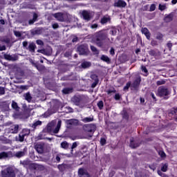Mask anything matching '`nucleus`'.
I'll use <instances>...</instances> for the list:
<instances>
[{
	"label": "nucleus",
	"instance_id": "9b49d317",
	"mask_svg": "<svg viewBox=\"0 0 177 177\" xmlns=\"http://www.w3.org/2000/svg\"><path fill=\"white\" fill-rule=\"evenodd\" d=\"M35 149H36L37 153H39L40 154L44 153V145L37 144L35 146Z\"/></svg>",
	"mask_w": 177,
	"mask_h": 177
},
{
	"label": "nucleus",
	"instance_id": "09e8293b",
	"mask_svg": "<svg viewBox=\"0 0 177 177\" xmlns=\"http://www.w3.org/2000/svg\"><path fill=\"white\" fill-rule=\"evenodd\" d=\"M37 45H44V42L41 40H37Z\"/></svg>",
	"mask_w": 177,
	"mask_h": 177
},
{
	"label": "nucleus",
	"instance_id": "69168bd1",
	"mask_svg": "<svg viewBox=\"0 0 177 177\" xmlns=\"http://www.w3.org/2000/svg\"><path fill=\"white\" fill-rule=\"evenodd\" d=\"M30 110H32L34 109V106L32 105H29V108Z\"/></svg>",
	"mask_w": 177,
	"mask_h": 177
},
{
	"label": "nucleus",
	"instance_id": "79ce46f5",
	"mask_svg": "<svg viewBox=\"0 0 177 177\" xmlns=\"http://www.w3.org/2000/svg\"><path fill=\"white\" fill-rule=\"evenodd\" d=\"M5 95V88L1 86H0V95Z\"/></svg>",
	"mask_w": 177,
	"mask_h": 177
},
{
	"label": "nucleus",
	"instance_id": "39448f33",
	"mask_svg": "<svg viewBox=\"0 0 177 177\" xmlns=\"http://www.w3.org/2000/svg\"><path fill=\"white\" fill-rule=\"evenodd\" d=\"M171 92L168 90V88L165 87H159L158 91V95L160 97H164V96H168Z\"/></svg>",
	"mask_w": 177,
	"mask_h": 177
},
{
	"label": "nucleus",
	"instance_id": "2f4dec72",
	"mask_svg": "<svg viewBox=\"0 0 177 177\" xmlns=\"http://www.w3.org/2000/svg\"><path fill=\"white\" fill-rule=\"evenodd\" d=\"M2 158H8V153L2 152L0 153V160Z\"/></svg>",
	"mask_w": 177,
	"mask_h": 177
},
{
	"label": "nucleus",
	"instance_id": "cd10ccee",
	"mask_svg": "<svg viewBox=\"0 0 177 177\" xmlns=\"http://www.w3.org/2000/svg\"><path fill=\"white\" fill-rule=\"evenodd\" d=\"M141 68H142V72L145 73L144 75L145 77H147V75H149V71H147V68H146V67L144 66H142Z\"/></svg>",
	"mask_w": 177,
	"mask_h": 177
},
{
	"label": "nucleus",
	"instance_id": "9d476101",
	"mask_svg": "<svg viewBox=\"0 0 177 177\" xmlns=\"http://www.w3.org/2000/svg\"><path fill=\"white\" fill-rule=\"evenodd\" d=\"M27 151V148L24 149V151H18L15 153V156L17 157V158H20L21 157H24L26 156V153Z\"/></svg>",
	"mask_w": 177,
	"mask_h": 177
},
{
	"label": "nucleus",
	"instance_id": "b1692460",
	"mask_svg": "<svg viewBox=\"0 0 177 177\" xmlns=\"http://www.w3.org/2000/svg\"><path fill=\"white\" fill-rule=\"evenodd\" d=\"M37 19H38V16L37 15V14H34L33 19L29 21V24H34V23L37 21Z\"/></svg>",
	"mask_w": 177,
	"mask_h": 177
},
{
	"label": "nucleus",
	"instance_id": "5fc2aeb1",
	"mask_svg": "<svg viewBox=\"0 0 177 177\" xmlns=\"http://www.w3.org/2000/svg\"><path fill=\"white\" fill-rule=\"evenodd\" d=\"M77 142H73V145H72V150L73 149H75V147H77Z\"/></svg>",
	"mask_w": 177,
	"mask_h": 177
},
{
	"label": "nucleus",
	"instance_id": "7c9ffc66",
	"mask_svg": "<svg viewBox=\"0 0 177 177\" xmlns=\"http://www.w3.org/2000/svg\"><path fill=\"white\" fill-rule=\"evenodd\" d=\"M42 124V122L37 120L32 125V128H37V127H38V125H41Z\"/></svg>",
	"mask_w": 177,
	"mask_h": 177
},
{
	"label": "nucleus",
	"instance_id": "c85d7f7f",
	"mask_svg": "<svg viewBox=\"0 0 177 177\" xmlns=\"http://www.w3.org/2000/svg\"><path fill=\"white\" fill-rule=\"evenodd\" d=\"M61 147L65 149H68V144L67 143V142L64 141L61 143Z\"/></svg>",
	"mask_w": 177,
	"mask_h": 177
},
{
	"label": "nucleus",
	"instance_id": "13d9d810",
	"mask_svg": "<svg viewBox=\"0 0 177 177\" xmlns=\"http://www.w3.org/2000/svg\"><path fill=\"white\" fill-rule=\"evenodd\" d=\"M1 122H3V116L2 115H0V124Z\"/></svg>",
	"mask_w": 177,
	"mask_h": 177
},
{
	"label": "nucleus",
	"instance_id": "f8f14e48",
	"mask_svg": "<svg viewBox=\"0 0 177 177\" xmlns=\"http://www.w3.org/2000/svg\"><path fill=\"white\" fill-rule=\"evenodd\" d=\"M86 131L88 132H95V131H96V125H95V124H88L86 126Z\"/></svg>",
	"mask_w": 177,
	"mask_h": 177
},
{
	"label": "nucleus",
	"instance_id": "0eeeda50",
	"mask_svg": "<svg viewBox=\"0 0 177 177\" xmlns=\"http://www.w3.org/2000/svg\"><path fill=\"white\" fill-rule=\"evenodd\" d=\"M82 15L84 20H86L87 21H89L92 17V12L90 11L84 10L82 12Z\"/></svg>",
	"mask_w": 177,
	"mask_h": 177
},
{
	"label": "nucleus",
	"instance_id": "37998d69",
	"mask_svg": "<svg viewBox=\"0 0 177 177\" xmlns=\"http://www.w3.org/2000/svg\"><path fill=\"white\" fill-rule=\"evenodd\" d=\"M129 86H131V82H128L127 85L124 87V91H127V89H129Z\"/></svg>",
	"mask_w": 177,
	"mask_h": 177
},
{
	"label": "nucleus",
	"instance_id": "a878e982",
	"mask_svg": "<svg viewBox=\"0 0 177 177\" xmlns=\"http://www.w3.org/2000/svg\"><path fill=\"white\" fill-rule=\"evenodd\" d=\"M167 169H168V164L167 163L162 164L161 167V171L162 172H167Z\"/></svg>",
	"mask_w": 177,
	"mask_h": 177
},
{
	"label": "nucleus",
	"instance_id": "603ef678",
	"mask_svg": "<svg viewBox=\"0 0 177 177\" xmlns=\"http://www.w3.org/2000/svg\"><path fill=\"white\" fill-rule=\"evenodd\" d=\"M49 115H50V113H49V112H46V113H44V117L45 118H46L49 117Z\"/></svg>",
	"mask_w": 177,
	"mask_h": 177
},
{
	"label": "nucleus",
	"instance_id": "20e7f679",
	"mask_svg": "<svg viewBox=\"0 0 177 177\" xmlns=\"http://www.w3.org/2000/svg\"><path fill=\"white\" fill-rule=\"evenodd\" d=\"M53 16L58 20V21H67L68 20V15L66 13L58 12L53 14Z\"/></svg>",
	"mask_w": 177,
	"mask_h": 177
},
{
	"label": "nucleus",
	"instance_id": "bf43d9fd",
	"mask_svg": "<svg viewBox=\"0 0 177 177\" xmlns=\"http://www.w3.org/2000/svg\"><path fill=\"white\" fill-rule=\"evenodd\" d=\"M28 45V43L27 41L23 42V46H24V48L27 47Z\"/></svg>",
	"mask_w": 177,
	"mask_h": 177
},
{
	"label": "nucleus",
	"instance_id": "58836bf2",
	"mask_svg": "<svg viewBox=\"0 0 177 177\" xmlns=\"http://www.w3.org/2000/svg\"><path fill=\"white\" fill-rule=\"evenodd\" d=\"M158 154H159V156H160V157L162 158H164V157H165V153L164 151H160L158 152Z\"/></svg>",
	"mask_w": 177,
	"mask_h": 177
},
{
	"label": "nucleus",
	"instance_id": "6e6552de",
	"mask_svg": "<svg viewBox=\"0 0 177 177\" xmlns=\"http://www.w3.org/2000/svg\"><path fill=\"white\" fill-rule=\"evenodd\" d=\"M114 6L117 8H125L127 3L123 0H118L115 1Z\"/></svg>",
	"mask_w": 177,
	"mask_h": 177
},
{
	"label": "nucleus",
	"instance_id": "774afa93",
	"mask_svg": "<svg viewBox=\"0 0 177 177\" xmlns=\"http://www.w3.org/2000/svg\"><path fill=\"white\" fill-rule=\"evenodd\" d=\"M56 160H57V161L59 162L60 161V157L57 156V157H56Z\"/></svg>",
	"mask_w": 177,
	"mask_h": 177
},
{
	"label": "nucleus",
	"instance_id": "6ab92c4d",
	"mask_svg": "<svg viewBox=\"0 0 177 177\" xmlns=\"http://www.w3.org/2000/svg\"><path fill=\"white\" fill-rule=\"evenodd\" d=\"M110 21V17L106 16L102 18L101 23L102 24H106V23H109Z\"/></svg>",
	"mask_w": 177,
	"mask_h": 177
},
{
	"label": "nucleus",
	"instance_id": "338daca9",
	"mask_svg": "<svg viewBox=\"0 0 177 177\" xmlns=\"http://www.w3.org/2000/svg\"><path fill=\"white\" fill-rule=\"evenodd\" d=\"M96 85H97V83L94 82V83H93L91 86H92V88H95L96 86Z\"/></svg>",
	"mask_w": 177,
	"mask_h": 177
},
{
	"label": "nucleus",
	"instance_id": "4c0bfd02",
	"mask_svg": "<svg viewBox=\"0 0 177 177\" xmlns=\"http://www.w3.org/2000/svg\"><path fill=\"white\" fill-rule=\"evenodd\" d=\"M150 12H153V10H156V5L151 4L149 8Z\"/></svg>",
	"mask_w": 177,
	"mask_h": 177
},
{
	"label": "nucleus",
	"instance_id": "423d86ee",
	"mask_svg": "<svg viewBox=\"0 0 177 177\" xmlns=\"http://www.w3.org/2000/svg\"><path fill=\"white\" fill-rule=\"evenodd\" d=\"M77 50L80 55H86L88 53V47L86 46H80L77 48Z\"/></svg>",
	"mask_w": 177,
	"mask_h": 177
},
{
	"label": "nucleus",
	"instance_id": "680f3d73",
	"mask_svg": "<svg viewBox=\"0 0 177 177\" xmlns=\"http://www.w3.org/2000/svg\"><path fill=\"white\" fill-rule=\"evenodd\" d=\"M110 53H111V55H114V48H111V50H110Z\"/></svg>",
	"mask_w": 177,
	"mask_h": 177
},
{
	"label": "nucleus",
	"instance_id": "a19ab883",
	"mask_svg": "<svg viewBox=\"0 0 177 177\" xmlns=\"http://www.w3.org/2000/svg\"><path fill=\"white\" fill-rule=\"evenodd\" d=\"M100 144H101L102 146H104V145H106V139L101 138L100 139Z\"/></svg>",
	"mask_w": 177,
	"mask_h": 177
},
{
	"label": "nucleus",
	"instance_id": "f3484780",
	"mask_svg": "<svg viewBox=\"0 0 177 177\" xmlns=\"http://www.w3.org/2000/svg\"><path fill=\"white\" fill-rule=\"evenodd\" d=\"M24 97L29 103L31 102V100H32V97H31V94H30V93H26L24 94Z\"/></svg>",
	"mask_w": 177,
	"mask_h": 177
},
{
	"label": "nucleus",
	"instance_id": "412c9836",
	"mask_svg": "<svg viewBox=\"0 0 177 177\" xmlns=\"http://www.w3.org/2000/svg\"><path fill=\"white\" fill-rule=\"evenodd\" d=\"M73 101L74 102L75 104H76V106H79L80 103L81 102V98H80V97H74L73 98Z\"/></svg>",
	"mask_w": 177,
	"mask_h": 177
},
{
	"label": "nucleus",
	"instance_id": "3c124183",
	"mask_svg": "<svg viewBox=\"0 0 177 177\" xmlns=\"http://www.w3.org/2000/svg\"><path fill=\"white\" fill-rule=\"evenodd\" d=\"M0 50H6V47L5 46H0Z\"/></svg>",
	"mask_w": 177,
	"mask_h": 177
},
{
	"label": "nucleus",
	"instance_id": "bb28decb",
	"mask_svg": "<svg viewBox=\"0 0 177 177\" xmlns=\"http://www.w3.org/2000/svg\"><path fill=\"white\" fill-rule=\"evenodd\" d=\"M62 92L65 95H67V93H71V92H73V88H64V90H62Z\"/></svg>",
	"mask_w": 177,
	"mask_h": 177
},
{
	"label": "nucleus",
	"instance_id": "052dcab7",
	"mask_svg": "<svg viewBox=\"0 0 177 177\" xmlns=\"http://www.w3.org/2000/svg\"><path fill=\"white\" fill-rule=\"evenodd\" d=\"M158 174L160 176H162L164 175V173H162L161 171L158 170Z\"/></svg>",
	"mask_w": 177,
	"mask_h": 177
},
{
	"label": "nucleus",
	"instance_id": "e2e57ef3",
	"mask_svg": "<svg viewBox=\"0 0 177 177\" xmlns=\"http://www.w3.org/2000/svg\"><path fill=\"white\" fill-rule=\"evenodd\" d=\"M171 3H172L173 5H176V3H177V0H172V1H171Z\"/></svg>",
	"mask_w": 177,
	"mask_h": 177
},
{
	"label": "nucleus",
	"instance_id": "6e6d98bb",
	"mask_svg": "<svg viewBox=\"0 0 177 177\" xmlns=\"http://www.w3.org/2000/svg\"><path fill=\"white\" fill-rule=\"evenodd\" d=\"M91 28H97V24H94L93 25H91Z\"/></svg>",
	"mask_w": 177,
	"mask_h": 177
},
{
	"label": "nucleus",
	"instance_id": "a18cd8bd",
	"mask_svg": "<svg viewBox=\"0 0 177 177\" xmlns=\"http://www.w3.org/2000/svg\"><path fill=\"white\" fill-rule=\"evenodd\" d=\"M164 84H165L164 80H160L157 82V85H164Z\"/></svg>",
	"mask_w": 177,
	"mask_h": 177
},
{
	"label": "nucleus",
	"instance_id": "a211bd4d",
	"mask_svg": "<svg viewBox=\"0 0 177 177\" xmlns=\"http://www.w3.org/2000/svg\"><path fill=\"white\" fill-rule=\"evenodd\" d=\"M12 108L15 110L16 111H19V110H20V108L19 107V106L17 105V103L15 101L12 102Z\"/></svg>",
	"mask_w": 177,
	"mask_h": 177
},
{
	"label": "nucleus",
	"instance_id": "ea45409f",
	"mask_svg": "<svg viewBox=\"0 0 177 177\" xmlns=\"http://www.w3.org/2000/svg\"><path fill=\"white\" fill-rule=\"evenodd\" d=\"M167 8V7L165 6V5H159V9L160 10H165V9Z\"/></svg>",
	"mask_w": 177,
	"mask_h": 177
},
{
	"label": "nucleus",
	"instance_id": "aec40b11",
	"mask_svg": "<svg viewBox=\"0 0 177 177\" xmlns=\"http://www.w3.org/2000/svg\"><path fill=\"white\" fill-rule=\"evenodd\" d=\"M174 19V15H172L171 14L169 15H167L165 17V21L167 22V23H169V21H172V19Z\"/></svg>",
	"mask_w": 177,
	"mask_h": 177
},
{
	"label": "nucleus",
	"instance_id": "dca6fc26",
	"mask_svg": "<svg viewBox=\"0 0 177 177\" xmlns=\"http://www.w3.org/2000/svg\"><path fill=\"white\" fill-rule=\"evenodd\" d=\"M24 136H25L24 133H20L19 136L16 137V140H17L18 142H24Z\"/></svg>",
	"mask_w": 177,
	"mask_h": 177
},
{
	"label": "nucleus",
	"instance_id": "e433bc0d",
	"mask_svg": "<svg viewBox=\"0 0 177 177\" xmlns=\"http://www.w3.org/2000/svg\"><path fill=\"white\" fill-rule=\"evenodd\" d=\"M97 106H98L99 109H100V110H102V109H103V101H100L97 103Z\"/></svg>",
	"mask_w": 177,
	"mask_h": 177
},
{
	"label": "nucleus",
	"instance_id": "7ed1b4c3",
	"mask_svg": "<svg viewBox=\"0 0 177 177\" xmlns=\"http://www.w3.org/2000/svg\"><path fill=\"white\" fill-rule=\"evenodd\" d=\"M1 177H16V173L12 167H8L1 171Z\"/></svg>",
	"mask_w": 177,
	"mask_h": 177
},
{
	"label": "nucleus",
	"instance_id": "f03ea898",
	"mask_svg": "<svg viewBox=\"0 0 177 177\" xmlns=\"http://www.w3.org/2000/svg\"><path fill=\"white\" fill-rule=\"evenodd\" d=\"M107 38V35L103 32H98L94 35V42L97 46H102L103 45V41Z\"/></svg>",
	"mask_w": 177,
	"mask_h": 177
},
{
	"label": "nucleus",
	"instance_id": "1a4fd4ad",
	"mask_svg": "<svg viewBox=\"0 0 177 177\" xmlns=\"http://www.w3.org/2000/svg\"><path fill=\"white\" fill-rule=\"evenodd\" d=\"M78 175L80 177H89V174L84 169H79Z\"/></svg>",
	"mask_w": 177,
	"mask_h": 177
},
{
	"label": "nucleus",
	"instance_id": "f257e3e1",
	"mask_svg": "<svg viewBox=\"0 0 177 177\" xmlns=\"http://www.w3.org/2000/svg\"><path fill=\"white\" fill-rule=\"evenodd\" d=\"M55 125H56V121L55 120L48 124L47 131L50 132V133H59V131H60V127H62V120L58 121L55 128Z\"/></svg>",
	"mask_w": 177,
	"mask_h": 177
},
{
	"label": "nucleus",
	"instance_id": "473e14b6",
	"mask_svg": "<svg viewBox=\"0 0 177 177\" xmlns=\"http://www.w3.org/2000/svg\"><path fill=\"white\" fill-rule=\"evenodd\" d=\"M91 49L92 52H94V53H95V55H98L99 54V51L97 50L96 47H95L93 46H91Z\"/></svg>",
	"mask_w": 177,
	"mask_h": 177
},
{
	"label": "nucleus",
	"instance_id": "4be33fe9",
	"mask_svg": "<svg viewBox=\"0 0 177 177\" xmlns=\"http://www.w3.org/2000/svg\"><path fill=\"white\" fill-rule=\"evenodd\" d=\"M101 60H102V62H105L106 63H110V58H109V57L106 55H102Z\"/></svg>",
	"mask_w": 177,
	"mask_h": 177
},
{
	"label": "nucleus",
	"instance_id": "ddd939ff",
	"mask_svg": "<svg viewBox=\"0 0 177 177\" xmlns=\"http://www.w3.org/2000/svg\"><path fill=\"white\" fill-rule=\"evenodd\" d=\"M10 131L11 133H17L19 132V125L14 124L11 126Z\"/></svg>",
	"mask_w": 177,
	"mask_h": 177
},
{
	"label": "nucleus",
	"instance_id": "4468645a",
	"mask_svg": "<svg viewBox=\"0 0 177 177\" xmlns=\"http://www.w3.org/2000/svg\"><path fill=\"white\" fill-rule=\"evenodd\" d=\"M141 32L142 34H145L147 39H150V32H149L148 28H142Z\"/></svg>",
	"mask_w": 177,
	"mask_h": 177
},
{
	"label": "nucleus",
	"instance_id": "0e129e2a",
	"mask_svg": "<svg viewBox=\"0 0 177 177\" xmlns=\"http://www.w3.org/2000/svg\"><path fill=\"white\" fill-rule=\"evenodd\" d=\"M151 96L153 99V100H156V95H154V93H151Z\"/></svg>",
	"mask_w": 177,
	"mask_h": 177
},
{
	"label": "nucleus",
	"instance_id": "f704fd0d",
	"mask_svg": "<svg viewBox=\"0 0 177 177\" xmlns=\"http://www.w3.org/2000/svg\"><path fill=\"white\" fill-rule=\"evenodd\" d=\"M4 57L7 60H13V57H12V55H5Z\"/></svg>",
	"mask_w": 177,
	"mask_h": 177
},
{
	"label": "nucleus",
	"instance_id": "c03bdc74",
	"mask_svg": "<svg viewBox=\"0 0 177 177\" xmlns=\"http://www.w3.org/2000/svg\"><path fill=\"white\" fill-rule=\"evenodd\" d=\"M14 34H15V37H21V33H20V32H19V31H15Z\"/></svg>",
	"mask_w": 177,
	"mask_h": 177
},
{
	"label": "nucleus",
	"instance_id": "de8ad7c7",
	"mask_svg": "<svg viewBox=\"0 0 177 177\" xmlns=\"http://www.w3.org/2000/svg\"><path fill=\"white\" fill-rule=\"evenodd\" d=\"M133 138L131 139V144H130V146H131V147H132L133 149H134L135 147H136L133 146Z\"/></svg>",
	"mask_w": 177,
	"mask_h": 177
},
{
	"label": "nucleus",
	"instance_id": "72a5a7b5",
	"mask_svg": "<svg viewBox=\"0 0 177 177\" xmlns=\"http://www.w3.org/2000/svg\"><path fill=\"white\" fill-rule=\"evenodd\" d=\"M22 133H24L25 136H27V135H30V130L25 129L22 131Z\"/></svg>",
	"mask_w": 177,
	"mask_h": 177
},
{
	"label": "nucleus",
	"instance_id": "c756f323",
	"mask_svg": "<svg viewBox=\"0 0 177 177\" xmlns=\"http://www.w3.org/2000/svg\"><path fill=\"white\" fill-rule=\"evenodd\" d=\"M90 66H91V63L90 62H83L82 64V67L83 68H86L88 67H90Z\"/></svg>",
	"mask_w": 177,
	"mask_h": 177
},
{
	"label": "nucleus",
	"instance_id": "2eb2a0df",
	"mask_svg": "<svg viewBox=\"0 0 177 177\" xmlns=\"http://www.w3.org/2000/svg\"><path fill=\"white\" fill-rule=\"evenodd\" d=\"M140 84V77H137L133 83L131 84V88L136 89V87Z\"/></svg>",
	"mask_w": 177,
	"mask_h": 177
},
{
	"label": "nucleus",
	"instance_id": "8fccbe9b",
	"mask_svg": "<svg viewBox=\"0 0 177 177\" xmlns=\"http://www.w3.org/2000/svg\"><path fill=\"white\" fill-rule=\"evenodd\" d=\"M53 28H59V24L57 23L53 24Z\"/></svg>",
	"mask_w": 177,
	"mask_h": 177
},
{
	"label": "nucleus",
	"instance_id": "4d7b16f0",
	"mask_svg": "<svg viewBox=\"0 0 177 177\" xmlns=\"http://www.w3.org/2000/svg\"><path fill=\"white\" fill-rule=\"evenodd\" d=\"M167 48H169V50H171V48H172V44L168 43L167 44Z\"/></svg>",
	"mask_w": 177,
	"mask_h": 177
},
{
	"label": "nucleus",
	"instance_id": "393cba45",
	"mask_svg": "<svg viewBox=\"0 0 177 177\" xmlns=\"http://www.w3.org/2000/svg\"><path fill=\"white\" fill-rule=\"evenodd\" d=\"M82 121H83V122H92V121H93V118H84L82 120Z\"/></svg>",
	"mask_w": 177,
	"mask_h": 177
},
{
	"label": "nucleus",
	"instance_id": "864d4df0",
	"mask_svg": "<svg viewBox=\"0 0 177 177\" xmlns=\"http://www.w3.org/2000/svg\"><path fill=\"white\" fill-rule=\"evenodd\" d=\"M111 34L112 35H115V34H117V30H111Z\"/></svg>",
	"mask_w": 177,
	"mask_h": 177
},
{
	"label": "nucleus",
	"instance_id": "5701e85b",
	"mask_svg": "<svg viewBox=\"0 0 177 177\" xmlns=\"http://www.w3.org/2000/svg\"><path fill=\"white\" fill-rule=\"evenodd\" d=\"M28 49L30 52H34L35 50V44L34 43H30L28 46Z\"/></svg>",
	"mask_w": 177,
	"mask_h": 177
},
{
	"label": "nucleus",
	"instance_id": "c9c22d12",
	"mask_svg": "<svg viewBox=\"0 0 177 177\" xmlns=\"http://www.w3.org/2000/svg\"><path fill=\"white\" fill-rule=\"evenodd\" d=\"M150 169H152V171H156V169L157 168V166L156 164H153L149 166Z\"/></svg>",
	"mask_w": 177,
	"mask_h": 177
},
{
	"label": "nucleus",
	"instance_id": "49530a36",
	"mask_svg": "<svg viewBox=\"0 0 177 177\" xmlns=\"http://www.w3.org/2000/svg\"><path fill=\"white\" fill-rule=\"evenodd\" d=\"M120 97H121V95H120V94H115V100H120Z\"/></svg>",
	"mask_w": 177,
	"mask_h": 177
}]
</instances>
